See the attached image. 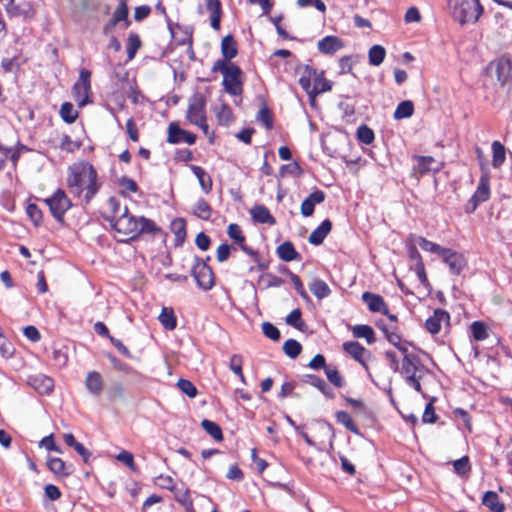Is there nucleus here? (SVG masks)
<instances>
[{"mask_svg": "<svg viewBox=\"0 0 512 512\" xmlns=\"http://www.w3.org/2000/svg\"><path fill=\"white\" fill-rule=\"evenodd\" d=\"M128 59L124 63H118L112 66L110 75L112 91L107 99V106L114 114L116 120L120 123L117 112L126 113V88L128 86V68L126 67Z\"/></svg>", "mask_w": 512, "mask_h": 512, "instance_id": "f257e3e1", "label": "nucleus"}, {"mask_svg": "<svg viewBox=\"0 0 512 512\" xmlns=\"http://www.w3.org/2000/svg\"><path fill=\"white\" fill-rule=\"evenodd\" d=\"M452 18L460 25L476 23L483 14L480 0H447Z\"/></svg>", "mask_w": 512, "mask_h": 512, "instance_id": "f03ea898", "label": "nucleus"}, {"mask_svg": "<svg viewBox=\"0 0 512 512\" xmlns=\"http://www.w3.org/2000/svg\"><path fill=\"white\" fill-rule=\"evenodd\" d=\"M211 71L213 73L221 72L223 74L222 85L225 91L232 96H240L243 93V72L241 68L234 63H227L225 60L214 62Z\"/></svg>", "mask_w": 512, "mask_h": 512, "instance_id": "7ed1b4c3", "label": "nucleus"}, {"mask_svg": "<svg viewBox=\"0 0 512 512\" xmlns=\"http://www.w3.org/2000/svg\"><path fill=\"white\" fill-rule=\"evenodd\" d=\"M43 201L49 207L53 218L58 223L63 224L65 213L72 207V202L67 197L65 191L58 188L51 196L45 198Z\"/></svg>", "mask_w": 512, "mask_h": 512, "instance_id": "20e7f679", "label": "nucleus"}, {"mask_svg": "<svg viewBox=\"0 0 512 512\" xmlns=\"http://www.w3.org/2000/svg\"><path fill=\"white\" fill-rule=\"evenodd\" d=\"M209 260L210 256H208L206 260L196 256L191 269V274L197 285L204 291L210 290L214 285V273L212 268L207 264Z\"/></svg>", "mask_w": 512, "mask_h": 512, "instance_id": "39448f33", "label": "nucleus"}, {"mask_svg": "<svg viewBox=\"0 0 512 512\" xmlns=\"http://www.w3.org/2000/svg\"><path fill=\"white\" fill-rule=\"evenodd\" d=\"M73 95L78 107L82 108L91 103V72L81 69L78 81L73 85Z\"/></svg>", "mask_w": 512, "mask_h": 512, "instance_id": "423d86ee", "label": "nucleus"}, {"mask_svg": "<svg viewBox=\"0 0 512 512\" xmlns=\"http://www.w3.org/2000/svg\"><path fill=\"white\" fill-rule=\"evenodd\" d=\"M160 232V228L155 222L146 217H135L130 215V242L136 240L141 235L154 236Z\"/></svg>", "mask_w": 512, "mask_h": 512, "instance_id": "0eeeda50", "label": "nucleus"}, {"mask_svg": "<svg viewBox=\"0 0 512 512\" xmlns=\"http://www.w3.org/2000/svg\"><path fill=\"white\" fill-rule=\"evenodd\" d=\"M186 118L191 124L206 119V98L203 94L197 92L190 98Z\"/></svg>", "mask_w": 512, "mask_h": 512, "instance_id": "6e6552de", "label": "nucleus"}, {"mask_svg": "<svg viewBox=\"0 0 512 512\" xmlns=\"http://www.w3.org/2000/svg\"><path fill=\"white\" fill-rule=\"evenodd\" d=\"M93 167L90 165L87 169L83 168L79 171L72 170L67 178V184L71 191L76 196H81L83 187L89 177L92 175Z\"/></svg>", "mask_w": 512, "mask_h": 512, "instance_id": "1a4fd4ad", "label": "nucleus"}, {"mask_svg": "<svg viewBox=\"0 0 512 512\" xmlns=\"http://www.w3.org/2000/svg\"><path fill=\"white\" fill-rule=\"evenodd\" d=\"M167 133V142L170 144L187 143L193 145L197 140L196 134L180 128L177 122L169 124Z\"/></svg>", "mask_w": 512, "mask_h": 512, "instance_id": "9d476101", "label": "nucleus"}, {"mask_svg": "<svg viewBox=\"0 0 512 512\" xmlns=\"http://www.w3.org/2000/svg\"><path fill=\"white\" fill-rule=\"evenodd\" d=\"M413 159L416 163L413 166L412 174L419 178L429 172H439L441 170V164L438 163L432 156H420L414 155Z\"/></svg>", "mask_w": 512, "mask_h": 512, "instance_id": "9b49d317", "label": "nucleus"}, {"mask_svg": "<svg viewBox=\"0 0 512 512\" xmlns=\"http://www.w3.org/2000/svg\"><path fill=\"white\" fill-rule=\"evenodd\" d=\"M441 256L453 275H459L467 266V260L464 255L452 249L446 248Z\"/></svg>", "mask_w": 512, "mask_h": 512, "instance_id": "f8f14e48", "label": "nucleus"}, {"mask_svg": "<svg viewBox=\"0 0 512 512\" xmlns=\"http://www.w3.org/2000/svg\"><path fill=\"white\" fill-rule=\"evenodd\" d=\"M6 12L10 17H22L23 19H31L35 15V10L30 2L15 4L8 1L6 4Z\"/></svg>", "mask_w": 512, "mask_h": 512, "instance_id": "ddd939ff", "label": "nucleus"}, {"mask_svg": "<svg viewBox=\"0 0 512 512\" xmlns=\"http://www.w3.org/2000/svg\"><path fill=\"white\" fill-rule=\"evenodd\" d=\"M325 198L326 195L322 190H315L302 201L300 207L301 214L304 217L312 216L315 210V205L324 202Z\"/></svg>", "mask_w": 512, "mask_h": 512, "instance_id": "4468645a", "label": "nucleus"}, {"mask_svg": "<svg viewBox=\"0 0 512 512\" xmlns=\"http://www.w3.org/2000/svg\"><path fill=\"white\" fill-rule=\"evenodd\" d=\"M450 315L443 309H435L432 316H430L426 322L425 327L431 334H437L441 330V324L443 321H449Z\"/></svg>", "mask_w": 512, "mask_h": 512, "instance_id": "2eb2a0df", "label": "nucleus"}, {"mask_svg": "<svg viewBox=\"0 0 512 512\" xmlns=\"http://www.w3.org/2000/svg\"><path fill=\"white\" fill-rule=\"evenodd\" d=\"M29 384L42 395H49L54 389V380L43 374L30 377Z\"/></svg>", "mask_w": 512, "mask_h": 512, "instance_id": "dca6fc26", "label": "nucleus"}, {"mask_svg": "<svg viewBox=\"0 0 512 512\" xmlns=\"http://www.w3.org/2000/svg\"><path fill=\"white\" fill-rule=\"evenodd\" d=\"M47 467L57 477H67L73 473V465L66 464L58 457H48Z\"/></svg>", "mask_w": 512, "mask_h": 512, "instance_id": "f3484780", "label": "nucleus"}, {"mask_svg": "<svg viewBox=\"0 0 512 512\" xmlns=\"http://www.w3.org/2000/svg\"><path fill=\"white\" fill-rule=\"evenodd\" d=\"M362 300L367 304L371 312L388 314V307L382 296L371 292H364L362 294Z\"/></svg>", "mask_w": 512, "mask_h": 512, "instance_id": "a211bd4d", "label": "nucleus"}, {"mask_svg": "<svg viewBox=\"0 0 512 512\" xmlns=\"http://www.w3.org/2000/svg\"><path fill=\"white\" fill-rule=\"evenodd\" d=\"M495 71L498 82L504 86L512 77V60L509 58H499L495 62Z\"/></svg>", "mask_w": 512, "mask_h": 512, "instance_id": "6ab92c4d", "label": "nucleus"}, {"mask_svg": "<svg viewBox=\"0 0 512 512\" xmlns=\"http://www.w3.org/2000/svg\"><path fill=\"white\" fill-rule=\"evenodd\" d=\"M318 50L327 55H332L344 47L343 41L337 36H326L318 41Z\"/></svg>", "mask_w": 512, "mask_h": 512, "instance_id": "aec40b11", "label": "nucleus"}, {"mask_svg": "<svg viewBox=\"0 0 512 512\" xmlns=\"http://www.w3.org/2000/svg\"><path fill=\"white\" fill-rule=\"evenodd\" d=\"M332 229V222L325 219L317 228L309 235V243L315 246L321 245Z\"/></svg>", "mask_w": 512, "mask_h": 512, "instance_id": "412c9836", "label": "nucleus"}, {"mask_svg": "<svg viewBox=\"0 0 512 512\" xmlns=\"http://www.w3.org/2000/svg\"><path fill=\"white\" fill-rule=\"evenodd\" d=\"M331 89L332 82L325 78L324 71H320L316 78H314V82L308 96L310 100L313 101L317 95L330 91Z\"/></svg>", "mask_w": 512, "mask_h": 512, "instance_id": "4be33fe9", "label": "nucleus"}, {"mask_svg": "<svg viewBox=\"0 0 512 512\" xmlns=\"http://www.w3.org/2000/svg\"><path fill=\"white\" fill-rule=\"evenodd\" d=\"M297 72L300 73V86L309 95L310 90L312 88L311 80H314V78H316L318 71L309 65H305L298 67Z\"/></svg>", "mask_w": 512, "mask_h": 512, "instance_id": "5701e85b", "label": "nucleus"}, {"mask_svg": "<svg viewBox=\"0 0 512 512\" xmlns=\"http://www.w3.org/2000/svg\"><path fill=\"white\" fill-rule=\"evenodd\" d=\"M128 215V206H124L122 217L111 224L114 231V238L117 242L128 243V230L124 226V218Z\"/></svg>", "mask_w": 512, "mask_h": 512, "instance_id": "b1692460", "label": "nucleus"}, {"mask_svg": "<svg viewBox=\"0 0 512 512\" xmlns=\"http://www.w3.org/2000/svg\"><path fill=\"white\" fill-rule=\"evenodd\" d=\"M276 252L278 257L285 262L293 260L299 261L301 259V254L296 251L294 245L290 241H285L280 244L277 247Z\"/></svg>", "mask_w": 512, "mask_h": 512, "instance_id": "393cba45", "label": "nucleus"}, {"mask_svg": "<svg viewBox=\"0 0 512 512\" xmlns=\"http://www.w3.org/2000/svg\"><path fill=\"white\" fill-rule=\"evenodd\" d=\"M250 214L255 222L269 225H274L276 223L275 218L271 215L269 209L264 205H255L250 210Z\"/></svg>", "mask_w": 512, "mask_h": 512, "instance_id": "a878e982", "label": "nucleus"}, {"mask_svg": "<svg viewBox=\"0 0 512 512\" xmlns=\"http://www.w3.org/2000/svg\"><path fill=\"white\" fill-rule=\"evenodd\" d=\"M304 382L309 383L313 387L317 388L325 397L329 399L335 398V392L322 378L313 374H307L305 375Z\"/></svg>", "mask_w": 512, "mask_h": 512, "instance_id": "bb28decb", "label": "nucleus"}, {"mask_svg": "<svg viewBox=\"0 0 512 512\" xmlns=\"http://www.w3.org/2000/svg\"><path fill=\"white\" fill-rule=\"evenodd\" d=\"M87 390L94 396H99L103 390V379L99 372L91 371L85 380Z\"/></svg>", "mask_w": 512, "mask_h": 512, "instance_id": "cd10ccee", "label": "nucleus"}, {"mask_svg": "<svg viewBox=\"0 0 512 512\" xmlns=\"http://www.w3.org/2000/svg\"><path fill=\"white\" fill-rule=\"evenodd\" d=\"M221 53L223 56L222 60H225L227 63H230L229 61L237 56V43L232 35H227L222 39Z\"/></svg>", "mask_w": 512, "mask_h": 512, "instance_id": "c85d7f7f", "label": "nucleus"}, {"mask_svg": "<svg viewBox=\"0 0 512 512\" xmlns=\"http://www.w3.org/2000/svg\"><path fill=\"white\" fill-rule=\"evenodd\" d=\"M343 350L348 353L353 359L361 363L366 369L367 366L363 361V355L368 351L357 341H348L343 343Z\"/></svg>", "mask_w": 512, "mask_h": 512, "instance_id": "c756f323", "label": "nucleus"}, {"mask_svg": "<svg viewBox=\"0 0 512 512\" xmlns=\"http://www.w3.org/2000/svg\"><path fill=\"white\" fill-rule=\"evenodd\" d=\"M206 6L211 13V27L214 30H219L222 15V6L220 0H206Z\"/></svg>", "mask_w": 512, "mask_h": 512, "instance_id": "7c9ffc66", "label": "nucleus"}, {"mask_svg": "<svg viewBox=\"0 0 512 512\" xmlns=\"http://www.w3.org/2000/svg\"><path fill=\"white\" fill-rule=\"evenodd\" d=\"M120 21L128 23V5L126 0H120L119 7L115 10L109 23L105 26V33H107L110 28L116 26Z\"/></svg>", "mask_w": 512, "mask_h": 512, "instance_id": "2f4dec72", "label": "nucleus"}, {"mask_svg": "<svg viewBox=\"0 0 512 512\" xmlns=\"http://www.w3.org/2000/svg\"><path fill=\"white\" fill-rule=\"evenodd\" d=\"M482 504L492 512H504L505 505L499 501V497L494 491H487L482 498Z\"/></svg>", "mask_w": 512, "mask_h": 512, "instance_id": "473e14b6", "label": "nucleus"}, {"mask_svg": "<svg viewBox=\"0 0 512 512\" xmlns=\"http://www.w3.org/2000/svg\"><path fill=\"white\" fill-rule=\"evenodd\" d=\"M190 169L192 170L193 174L198 179L202 190L206 194L209 193L212 190V185H213L210 175H208L206 173V171L200 166L191 165Z\"/></svg>", "mask_w": 512, "mask_h": 512, "instance_id": "72a5a7b5", "label": "nucleus"}, {"mask_svg": "<svg viewBox=\"0 0 512 512\" xmlns=\"http://www.w3.org/2000/svg\"><path fill=\"white\" fill-rule=\"evenodd\" d=\"M158 319L166 330L172 331L177 327V318L171 307H163Z\"/></svg>", "mask_w": 512, "mask_h": 512, "instance_id": "f704fd0d", "label": "nucleus"}, {"mask_svg": "<svg viewBox=\"0 0 512 512\" xmlns=\"http://www.w3.org/2000/svg\"><path fill=\"white\" fill-rule=\"evenodd\" d=\"M418 363L419 359L415 354H406L402 360L401 374L405 375V378L411 375H416L418 371Z\"/></svg>", "mask_w": 512, "mask_h": 512, "instance_id": "c9c22d12", "label": "nucleus"}, {"mask_svg": "<svg viewBox=\"0 0 512 512\" xmlns=\"http://www.w3.org/2000/svg\"><path fill=\"white\" fill-rule=\"evenodd\" d=\"M311 293L318 299H324L331 294L328 284L322 279H314L309 284Z\"/></svg>", "mask_w": 512, "mask_h": 512, "instance_id": "e433bc0d", "label": "nucleus"}, {"mask_svg": "<svg viewBox=\"0 0 512 512\" xmlns=\"http://www.w3.org/2000/svg\"><path fill=\"white\" fill-rule=\"evenodd\" d=\"M414 113V104L410 100H404L400 102L393 114V118L395 120H401L405 118H409Z\"/></svg>", "mask_w": 512, "mask_h": 512, "instance_id": "4c0bfd02", "label": "nucleus"}, {"mask_svg": "<svg viewBox=\"0 0 512 512\" xmlns=\"http://www.w3.org/2000/svg\"><path fill=\"white\" fill-rule=\"evenodd\" d=\"M492 166L494 168H499L506 159V150L503 144L499 141H494L492 143Z\"/></svg>", "mask_w": 512, "mask_h": 512, "instance_id": "58836bf2", "label": "nucleus"}, {"mask_svg": "<svg viewBox=\"0 0 512 512\" xmlns=\"http://www.w3.org/2000/svg\"><path fill=\"white\" fill-rule=\"evenodd\" d=\"M99 190V185L97 183V174L95 170L92 171V175L89 177V181L83 187L84 193V201L88 204L91 199L96 195Z\"/></svg>", "mask_w": 512, "mask_h": 512, "instance_id": "ea45409f", "label": "nucleus"}, {"mask_svg": "<svg viewBox=\"0 0 512 512\" xmlns=\"http://www.w3.org/2000/svg\"><path fill=\"white\" fill-rule=\"evenodd\" d=\"M473 195L481 202H485L490 198V181L487 175L480 177L478 187Z\"/></svg>", "mask_w": 512, "mask_h": 512, "instance_id": "a19ab883", "label": "nucleus"}, {"mask_svg": "<svg viewBox=\"0 0 512 512\" xmlns=\"http://www.w3.org/2000/svg\"><path fill=\"white\" fill-rule=\"evenodd\" d=\"M352 332L356 338H365L368 344H373L376 341L374 330L369 325H356Z\"/></svg>", "mask_w": 512, "mask_h": 512, "instance_id": "79ce46f5", "label": "nucleus"}, {"mask_svg": "<svg viewBox=\"0 0 512 512\" xmlns=\"http://www.w3.org/2000/svg\"><path fill=\"white\" fill-rule=\"evenodd\" d=\"M193 214L199 219L209 220L212 214V208L205 199L200 198L194 205Z\"/></svg>", "mask_w": 512, "mask_h": 512, "instance_id": "37998d69", "label": "nucleus"}, {"mask_svg": "<svg viewBox=\"0 0 512 512\" xmlns=\"http://www.w3.org/2000/svg\"><path fill=\"white\" fill-rule=\"evenodd\" d=\"M386 56V50L381 45H373L368 52L369 64L379 66L383 63Z\"/></svg>", "mask_w": 512, "mask_h": 512, "instance_id": "c03bdc74", "label": "nucleus"}, {"mask_svg": "<svg viewBox=\"0 0 512 512\" xmlns=\"http://www.w3.org/2000/svg\"><path fill=\"white\" fill-rule=\"evenodd\" d=\"M59 113L62 120L67 124L74 123L78 117V111L74 109L71 102H64L60 107Z\"/></svg>", "mask_w": 512, "mask_h": 512, "instance_id": "a18cd8bd", "label": "nucleus"}, {"mask_svg": "<svg viewBox=\"0 0 512 512\" xmlns=\"http://www.w3.org/2000/svg\"><path fill=\"white\" fill-rule=\"evenodd\" d=\"M336 420L339 424L343 425L351 433L356 435L360 433L359 428L346 411H338L336 413Z\"/></svg>", "mask_w": 512, "mask_h": 512, "instance_id": "49530a36", "label": "nucleus"}, {"mask_svg": "<svg viewBox=\"0 0 512 512\" xmlns=\"http://www.w3.org/2000/svg\"><path fill=\"white\" fill-rule=\"evenodd\" d=\"M202 428L209 434L214 440L222 441L223 433L220 426L211 420L203 419L201 422Z\"/></svg>", "mask_w": 512, "mask_h": 512, "instance_id": "de8ad7c7", "label": "nucleus"}, {"mask_svg": "<svg viewBox=\"0 0 512 512\" xmlns=\"http://www.w3.org/2000/svg\"><path fill=\"white\" fill-rule=\"evenodd\" d=\"M283 351L288 357L295 359L302 352V345L295 339H288L283 344Z\"/></svg>", "mask_w": 512, "mask_h": 512, "instance_id": "09e8293b", "label": "nucleus"}, {"mask_svg": "<svg viewBox=\"0 0 512 512\" xmlns=\"http://www.w3.org/2000/svg\"><path fill=\"white\" fill-rule=\"evenodd\" d=\"M302 312L299 308H296L292 310L287 316H286V323L289 326H292L300 331H303L306 327L305 323L301 320Z\"/></svg>", "mask_w": 512, "mask_h": 512, "instance_id": "8fccbe9b", "label": "nucleus"}, {"mask_svg": "<svg viewBox=\"0 0 512 512\" xmlns=\"http://www.w3.org/2000/svg\"><path fill=\"white\" fill-rule=\"evenodd\" d=\"M356 136L360 143H363L366 145L371 144L375 139V134H374L373 130L365 124L360 125L358 127Z\"/></svg>", "mask_w": 512, "mask_h": 512, "instance_id": "3c124183", "label": "nucleus"}, {"mask_svg": "<svg viewBox=\"0 0 512 512\" xmlns=\"http://www.w3.org/2000/svg\"><path fill=\"white\" fill-rule=\"evenodd\" d=\"M325 375L328 381L337 388H342L346 384L336 367L329 366L326 368Z\"/></svg>", "mask_w": 512, "mask_h": 512, "instance_id": "603ef678", "label": "nucleus"}, {"mask_svg": "<svg viewBox=\"0 0 512 512\" xmlns=\"http://www.w3.org/2000/svg\"><path fill=\"white\" fill-rule=\"evenodd\" d=\"M470 328L475 341H483L488 337L487 327L483 322L474 321Z\"/></svg>", "mask_w": 512, "mask_h": 512, "instance_id": "864d4df0", "label": "nucleus"}, {"mask_svg": "<svg viewBox=\"0 0 512 512\" xmlns=\"http://www.w3.org/2000/svg\"><path fill=\"white\" fill-rule=\"evenodd\" d=\"M417 243L423 249L424 251L437 253L439 255L443 254V251H445L446 248L441 247L440 245L427 240L426 238L422 236L417 237Z\"/></svg>", "mask_w": 512, "mask_h": 512, "instance_id": "5fc2aeb1", "label": "nucleus"}, {"mask_svg": "<svg viewBox=\"0 0 512 512\" xmlns=\"http://www.w3.org/2000/svg\"><path fill=\"white\" fill-rule=\"evenodd\" d=\"M171 229L175 234L176 240L183 242L186 237V222L182 218H177L171 223Z\"/></svg>", "mask_w": 512, "mask_h": 512, "instance_id": "6e6d98bb", "label": "nucleus"}, {"mask_svg": "<svg viewBox=\"0 0 512 512\" xmlns=\"http://www.w3.org/2000/svg\"><path fill=\"white\" fill-rule=\"evenodd\" d=\"M26 213L29 219L33 222L34 226L39 227L42 224L43 214L36 204H28L26 208Z\"/></svg>", "mask_w": 512, "mask_h": 512, "instance_id": "4d7b16f0", "label": "nucleus"}, {"mask_svg": "<svg viewBox=\"0 0 512 512\" xmlns=\"http://www.w3.org/2000/svg\"><path fill=\"white\" fill-rule=\"evenodd\" d=\"M177 387L179 388V390L182 393L186 394L190 398L196 397V395L198 393L195 385L187 379H183V378L179 379L177 382Z\"/></svg>", "mask_w": 512, "mask_h": 512, "instance_id": "13d9d810", "label": "nucleus"}, {"mask_svg": "<svg viewBox=\"0 0 512 512\" xmlns=\"http://www.w3.org/2000/svg\"><path fill=\"white\" fill-rule=\"evenodd\" d=\"M124 393V386L121 383L115 381L109 389L108 397L112 402L124 401Z\"/></svg>", "mask_w": 512, "mask_h": 512, "instance_id": "bf43d9fd", "label": "nucleus"}, {"mask_svg": "<svg viewBox=\"0 0 512 512\" xmlns=\"http://www.w3.org/2000/svg\"><path fill=\"white\" fill-rule=\"evenodd\" d=\"M256 119L263 123V125L268 129L271 130L273 128V118L270 110L267 106H263L259 112L257 113Z\"/></svg>", "mask_w": 512, "mask_h": 512, "instance_id": "052dcab7", "label": "nucleus"}, {"mask_svg": "<svg viewBox=\"0 0 512 512\" xmlns=\"http://www.w3.org/2000/svg\"><path fill=\"white\" fill-rule=\"evenodd\" d=\"M455 473L458 475H466L470 471V462L468 456H463L453 462Z\"/></svg>", "mask_w": 512, "mask_h": 512, "instance_id": "680f3d73", "label": "nucleus"}, {"mask_svg": "<svg viewBox=\"0 0 512 512\" xmlns=\"http://www.w3.org/2000/svg\"><path fill=\"white\" fill-rule=\"evenodd\" d=\"M262 332L267 338L273 341H278L281 337L280 330L270 322L262 323Z\"/></svg>", "mask_w": 512, "mask_h": 512, "instance_id": "e2e57ef3", "label": "nucleus"}, {"mask_svg": "<svg viewBox=\"0 0 512 512\" xmlns=\"http://www.w3.org/2000/svg\"><path fill=\"white\" fill-rule=\"evenodd\" d=\"M176 501L184 507L186 512H195L189 490L178 493L176 495Z\"/></svg>", "mask_w": 512, "mask_h": 512, "instance_id": "0e129e2a", "label": "nucleus"}, {"mask_svg": "<svg viewBox=\"0 0 512 512\" xmlns=\"http://www.w3.org/2000/svg\"><path fill=\"white\" fill-rule=\"evenodd\" d=\"M228 236L233 239L239 245L245 242V236L243 235L241 228L238 224L231 223L227 229Z\"/></svg>", "mask_w": 512, "mask_h": 512, "instance_id": "69168bd1", "label": "nucleus"}, {"mask_svg": "<svg viewBox=\"0 0 512 512\" xmlns=\"http://www.w3.org/2000/svg\"><path fill=\"white\" fill-rule=\"evenodd\" d=\"M17 60H18L17 55H15L11 58H3L1 60V68L7 73L16 71L20 68V63Z\"/></svg>", "mask_w": 512, "mask_h": 512, "instance_id": "338daca9", "label": "nucleus"}, {"mask_svg": "<svg viewBox=\"0 0 512 512\" xmlns=\"http://www.w3.org/2000/svg\"><path fill=\"white\" fill-rule=\"evenodd\" d=\"M15 348L13 344L4 336L0 339V354L8 359L14 355Z\"/></svg>", "mask_w": 512, "mask_h": 512, "instance_id": "774afa93", "label": "nucleus"}]
</instances>
